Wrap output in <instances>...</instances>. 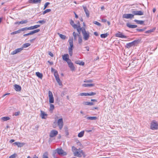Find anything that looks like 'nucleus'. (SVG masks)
<instances>
[{
    "mask_svg": "<svg viewBox=\"0 0 158 158\" xmlns=\"http://www.w3.org/2000/svg\"><path fill=\"white\" fill-rule=\"evenodd\" d=\"M57 34L63 40H65L66 38V36L65 35L61 34L59 33H58Z\"/></svg>",
    "mask_w": 158,
    "mask_h": 158,
    "instance_id": "bb28decb",
    "label": "nucleus"
},
{
    "mask_svg": "<svg viewBox=\"0 0 158 158\" xmlns=\"http://www.w3.org/2000/svg\"><path fill=\"white\" fill-rule=\"evenodd\" d=\"M58 134V131L55 130H52L51 131L50 134V136L51 137H53L56 136Z\"/></svg>",
    "mask_w": 158,
    "mask_h": 158,
    "instance_id": "1a4fd4ad",
    "label": "nucleus"
},
{
    "mask_svg": "<svg viewBox=\"0 0 158 158\" xmlns=\"http://www.w3.org/2000/svg\"><path fill=\"white\" fill-rule=\"evenodd\" d=\"M127 26L130 28H136L137 26L136 25H131L130 23H127L126 24Z\"/></svg>",
    "mask_w": 158,
    "mask_h": 158,
    "instance_id": "f3484780",
    "label": "nucleus"
},
{
    "mask_svg": "<svg viewBox=\"0 0 158 158\" xmlns=\"http://www.w3.org/2000/svg\"><path fill=\"white\" fill-rule=\"evenodd\" d=\"M48 54L51 57L53 56V54L51 52H48Z\"/></svg>",
    "mask_w": 158,
    "mask_h": 158,
    "instance_id": "bf43d9fd",
    "label": "nucleus"
},
{
    "mask_svg": "<svg viewBox=\"0 0 158 158\" xmlns=\"http://www.w3.org/2000/svg\"><path fill=\"white\" fill-rule=\"evenodd\" d=\"M84 131H81L78 134V136L79 137H82L84 134Z\"/></svg>",
    "mask_w": 158,
    "mask_h": 158,
    "instance_id": "2f4dec72",
    "label": "nucleus"
},
{
    "mask_svg": "<svg viewBox=\"0 0 158 158\" xmlns=\"http://www.w3.org/2000/svg\"><path fill=\"white\" fill-rule=\"evenodd\" d=\"M75 63L76 64H79L81 65H84L85 64V63L84 62L80 60L76 61Z\"/></svg>",
    "mask_w": 158,
    "mask_h": 158,
    "instance_id": "4be33fe9",
    "label": "nucleus"
},
{
    "mask_svg": "<svg viewBox=\"0 0 158 158\" xmlns=\"http://www.w3.org/2000/svg\"><path fill=\"white\" fill-rule=\"evenodd\" d=\"M43 158H48V153L47 152H45L44 154Z\"/></svg>",
    "mask_w": 158,
    "mask_h": 158,
    "instance_id": "de8ad7c7",
    "label": "nucleus"
},
{
    "mask_svg": "<svg viewBox=\"0 0 158 158\" xmlns=\"http://www.w3.org/2000/svg\"><path fill=\"white\" fill-rule=\"evenodd\" d=\"M1 119L3 121H6L10 119L9 117H4L1 118Z\"/></svg>",
    "mask_w": 158,
    "mask_h": 158,
    "instance_id": "c9c22d12",
    "label": "nucleus"
},
{
    "mask_svg": "<svg viewBox=\"0 0 158 158\" xmlns=\"http://www.w3.org/2000/svg\"><path fill=\"white\" fill-rule=\"evenodd\" d=\"M42 0H29V2L31 3L40 4Z\"/></svg>",
    "mask_w": 158,
    "mask_h": 158,
    "instance_id": "f8f14e48",
    "label": "nucleus"
},
{
    "mask_svg": "<svg viewBox=\"0 0 158 158\" xmlns=\"http://www.w3.org/2000/svg\"><path fill=\"white\" fill-rule=\"evenodd\" d=\"M17 34L16 31L10 33L11 35H14Z\"/></svg>",
    "mask_w": 158,
    "mask_h": 158,
    "instance_id": "052dcab7",
    "label": "nucleus"
},
{
    "mask_svg": "<svg viewBox=\"0 0 158 158\" xmlns=\"http://www.w3.org/2000/svg\"><path fill=\"white\" fill-rule=\"evenodd\" d=\"M69 55L70 56H72L73 55V48H69Z\"/></svg>",
    "mask_w": 158,
    "mask_h": 158,
    "instance_id": "58836bf2",
    "label": "nucleus"
},
{
    "mask_svg": "<svg viewBox=\"0 0 158 158\" xmlns=\"http://www.w3.org/2000/svg\"><path fill=\"white\" fill-rule=\"evenodd\" d=\"M137 30L139 32H142L144 31V30L143 29H137Z\"/></svg>",
    "mask_w": 158,
    "mask_h": 158,
    "instance_id": "e2e57ef3",
    "label": "nucleus"
},
{
    "mask_svg": "<svg viewBox=\"0 0 158 158\" xmlns=\"http://www.w3.org/2000/svg\"><path fill=\"white\" fill-rule=\"evenodd\" d=\"M31 45V44L28 43H25L24 44L22 48H26L29 46Z\"/></svg>",
    "mask_w": 158,
    "mask_h": 158,
    "instance_id": "473e14b6",
    "label": "nucleus"
},
{
    "mask_svg": "<svg viewBox=\"0 0 158 158\" xmlns=\"http://www.w3.org/2000/svg\"><path fill=\"white\" fill-rule=\"evenodd\" d=\"M94 85L92 84H84L82 85L84 87H91Z\"/></svg>",
    "mask_w": 158,
    "mask_h": 158,
    "instance_id": "c756f323",
    "label": "nucleus"
},
{
    "mask_svg": "<svg viewBox=\"0 0 158 158\" xmlns=\"http://www.w3.org/2000/svg\"><path fill=\"white\" fill-rule=\"evenodd\" d=\"M16 154H14L9 156V158H15L16 157Z\"/></svg>",
    "mask_w": 158,
    "mask_h": 158,
    "instance_id": "5fc2aeb1",
    "label": "nucleus"
},
{
    "mask_svg": "<svg viewBox=\"0 0 158 158\" xmlns=\"http://www.w3.org/2000/svg\"><path fill=\"white\" fill-rule=\"evenodd\" d=\"M139 42V40H135L131 43L126 44V47L127 48H129L131 47L137 45Z\"/></svg>",
    "mask_w": 158,
    "mask_h": 158,
    "instance_id": "20e7f679",
    "label": "nucleus"
},
{
    "mask_svg": "<svg viewBox=\"0 0 158 158\" xmlns=\"http://www.w3.org/2000/svg\"><path fill=\"white\" fill-rule=\"evenodd\" d=\"M20 112H16L15 113L14 115L15 116H18Z\"/></svg>",
    "mask_w": 158,
    "mask_h": 158,
    "instance_id": "13d9d810",
    "label": "nucleus"
},
{
    "mask_svg": "<svg viewBox=\"0 0 158 158\" xmlns=\"http://www.w3.org/2000/svg\"><path fill=\"white\" fill-rule=\"evenodd\" d=\"M54 105L53 104H51L50 105V110H52L54 109Z\"/></svg>",
    "mask_w": 158,
    "mask_h": 158,
    "instance_id": "864d4df0",
    "label": "nucleus"
},
{
    "mask_svg": "<svg viewBox=\"0 0 158 158\" xmlns=\"http://www.w3.org/2000/svg\"><path fill=\"white\" fill-rule=\"evenodd\" d=\"M92 81H93L92 80H87V81H84L85 82H92Z\"/></svg>",
    "mask_w": 158,
    "mask_h": 158,
    "instance_id": "680f3d73",
    "label": "nucleus"
},
{
    "mask_svg": "<svg viewBox=\"0 0 158 158\" xmlns=\"http://www.w3.org/2000/svg\"><path fill=\"white\" fill-rule=\"evenodd\" d=\"M108 35L107 33L102 34L100 36L102 38H106L107 36Z\"/></svg>",
    "mask_w": 158,
    "mask_h": 158,
    "instance_id": "f704fd0d",
    "label": "nucleus"
},
{
    "mask_svg": "<svg viewBox=\"0 0 158 158\" xmlns=\"http://www.w3.org/2000/svg\"><path fill=\"white\" fill-rule=\"evenodd\" d=\"M51 10L50 9H46L43 12L42 14L44 15L48 12H50Z\"/></svg>",
    "mask_w": 158,
    "mask_h": 158,
    "instance_id": "e433bc0d",
    "label": "nucleus"
},
{
    "mask_svg": "<svg viewBox=\"0 0 158 158\" xmlns=\"http://www.w3.org/2000/svg\"><path fill=\"white\" fill-rule=\"evenodd\" d=\"M150 129L152 130L158 129V123L155 120H153L151 123Z\"/></svg>",
    "mask_w": 158,
    "mask_h": 158,
    "instance_id": "7ed1b4c3",
    "label": "nucleus"
},
{
    "mask_svg": "<svg viewBox=\"0 0 158 158\" xmlns=\"http://www.w3.org/2000/svg\"><path fill=\"white\" fill-rule=\"evenodd\" d=\"M54 76L55 77V78L59 77V75L58 74L57 72L56 71H55L54 72Z\"/></svg>",
    "mask_w": 158,
    "mask_h": 158,
    "instance_id": "a19ab883",
    "label": "nucleus"
},
{
    "mask_svg": "<svg viewBox=\"0 0 158 158\" xmlns=\"http://www.w3.org/2000/svg\"><path fill=\"white\" fill-rule=\"evenodd\" d=\"M93 23L95 24H96L98 26H101V24L99 23L98 22H97V21H94L93 22Z\"/></svg>",
    "mask_w": 158,
    "mask_h": 158,
    "instance_id": "c03bdc74",
    "label": "nucleus"
},
{
    "mask_svg": "<svg viewBox=\"0 0 158 158\" xmlns=\"http://www.w3.org/2000/svg\"><path fill=\"white\" fill-rule=\"evenodd\" d=\"M102 22H106L107 21V20L105 19H102Z\"/></svg>",
    "mask_w": 158,
    "mask_h": 158,
    "instance_id": "774afa93",
    "label": "nucleus"
},
{
    "mask_svg": "<svg viewBox=\"0 0 158 158\" xmlns=\"http://www.w3.org/2000/svg\"><path fill=\"white\" fill-rule=\"evenodd\" d=\"M155 30V29H150V30L147 31L145 32V33H150L152 32L153 31Z\"/></svg>",
    "mask_w": 158,
    "mask_h": 158,
    "instance_id": "49530a36",
    "label": "nucleus"
},
{
    "mask_svg": "<svg viewBox=\"0 0 158 158\" xmlns=\"http://www.w3.org/2000/svg\"><path fill=\"white\" fill-rule=\"evenodd\" d=\"M40 112V116L42 118L46 119V116H47L48 114L42 110H41Z\"/></svg>",
    "mask_w": 158,
    "mask_h": 158,
    "instance_id": "2eb2a0df",
    "label": "nucleus"
},
{
    "mask_svg": "<svg viewBox=\"0 0 158 158\" xmlns=\"http://www.w3.org/2000/svg\"><path fill=\"white\" fill-rule=\"evenodd\" d=\"M68 63V64H70L72 63V62H71V60L69 59L68 60H67V61H66Z\"/></svg>",
    "mask_w": 158,
    "mask_h": 158,
    "instance_id": "4d7b16f0",
    "label": "nucleus"
},
{
    "mask_svg": "<svg viewBox=\"0 0 158 158\" xmlns=\"http://www.w3.org/2000/svg\"><path fill=\"white\" fill-rule=\"evenodd\" d=\"M49 102L50 103H53L54 102V99L53 97L49 98Z\"/></svg>",
    "mask_w": 158,
    "mask_h": 158,
    "instance_id": "ea45409f",
    "label": "nucleus"
},
{
    "mask_svg": "<svg viewBox=\"0 0 158 158\" xmlns=\"http://www.w3.org/2000/svg\"><path fill=\"white\" fill-rule=\"evenodd\" d=\"M78 35L77 33H75V32H73V35L74 36V39L75 40H77V35Z\"/></svg>",
    "mask_w": 158,
    "mask_h": 158,
    "instance_id": "37998d69",
    "label": "nucleus"
},
{
    "mask_svg": "<svg viewBox=\"0 0 158 158\" xmlns=\"http://www.w3.org/2000/svg\"><path fill=\"white\" fill-rule=\"evenodd\" d=\"M131 12L134 16L135 15H143V12L141 11L132 10Z\"/></svg>",
    "mask_w": 158,
    "mask_h": 158,
    "instance_id": "423d86ee",
    "label": "nucleus"
},
{
    "mask_svg": "<svg viewBox=\"0 0 158 158\" xmlns=\"http://www.w3.org/2000/svg\"><path fill=\"white\" fill-rule=\"evenodd\" d=\"M115 36L116 37H118L121 38H126L127 37L126 36L123 35L122 33L120 32H118L117 33L115 34Z\"/></svg>",
    "mask_w": 158,
    "mask_h": 158,
    "instance_id": "9b49d317",
    "label": "nucleus"
},
{
    "mask_svg": "<svg viewBox=\"0 0 158 158\" xmlns=\"http://www.w3.org/2000/svg\"><path fill=\"white\" fill-rule=\"evenodd\" d=\"M80 95L81 96H87V93H81L80 94Z\"/></svg>",
    "mask_w": 158,
    "mask_h": 158,
    "instance_id": "603ef678",
    "label": "nucleus"
},
{
    "mask_svg": "<svg viewBox=\"0 0 158 158\" xmlns=\"http://www.w3.org/2000/svg\"><path fill=\"white\" fill-rule=\"evenodd\" d=\"M23 50V48H17L16 49H15V50L12 52L11 53V55H15V54H16L20 52L21 51H22Z\"/></svg>",
    "mask_w": 158,
    "mask_h": 158,
    "instance_id": "9d476101",
    "label": "nucleus"
},
{
    "mask_svg": "<svg viewBox=\"0 0 158 158\" xmlns=\"http://www.w3.org/2000/svg\"><path fill=\"white\" fill-rule=\"evenodd\" d=\"M28 21L27 20H26L23 21H20V23H21V24H25L26 23H27Z\"/></svg>",
    "mask_w": 158,
    "mask_h": 158,
    "instance_id": "3c124183",
    "label": "nucleus"
},
{
    "mask_svg": "<svg viewBox=\"0 0 158 158\" xmlns=\"http://www.w3.org/2000/svg\"><path fill=\"white\" fill-rule=\"evenodd\" d=\"M70 23L74 28L76 29V28L77 27V25L74 23V22L72 20H71Z\"/></svg>",
    "mask_w": 158,
    "mask_h": 158,
    "instance_id": "5701e85b",
    "label": "nucleus"
},
{
    "mask_svg": "<svg viewBox=\"0 0 158 158\" xmlns=\"http://www.w3.org/2000/svg\"><path fill=\"white\" fill-rule=\"evenodd\" d=\"M72 150L74 155L75 156L81 157L83 156L84 157H85L86 156L84 152L82 150L77 149L74 146L72 147Z\"/></svg>",
    "mask_w": 158,
    "mask_h": 158,
    "instance_id": "f257e3e1",
    "label": "nucleus"
},
{
    "mask_svg": "<svg viewBox=\"0 0 158 158\" xmlns=\"http://www.w3.org/2000/svg\"><path fill=\"white\" fill-rule=\"evenodd\" d=\"M20 22V21H19V22H15V25L19 24H21V23H19Z\"/></svg>",
    "mask_w": 158,
    "mask_h": 158,
    "instance_id": "69168bd1",
    "label": "nucleus"
},
{
    "mask_svg": "<svg viewBox=\"0 0 158 158\" xmlns=\"http://www.w3.org/2000/svg\"><path fill=\"white\" fill-rule=\"evenodd\" d=\"M36 75L39 78L42 79L43 77V74L42 73H40L39 72H37L35 73Z\"/></svg>",
    "mask_w": 158,
    "mask_h": 158,
    "instance_id": "b1692460",
    "label": "nucleus"
},
{
    "mask_svg": "<svg viewBox=\"0 0 158 158\" xmlns=\"http://www.w3.org/2000/svg\"><path fill=\"white\" fill-rule=\"evenodd\" d=\"M94 34L96 36H98V33L97 32H94Z\"/></svg>",
    "mask_w": 158,
    "mask_h": 158,
    "instance_id": "338daca9",
    "label": "nucleus"
},
{
    "mask_svg": "<svg viewBox=\"0 0 158 158\" xmlns=\"http://www.w3.org/2000/svg\"><path fill=\"white\" fill-rule=\"evenodd\" d=\"M46 23V21L45 20H39L36 22L37 23H41V24H44Z\"/></svg>",
    "mask_w": 158,
    "mask_h": 158,
    "instance_id": "4c0bfd02",
    "label": "nucleus"
},
{
    "mask_svg": "<svg viewBox=\"0 0 158 158\" xmlns=\"http://www.w3.org/2000/svg\"><path fill=\"white\" fill-rule=\"evenodd\" d=\"M14 144H16L18 147H21L23 146L24 145V143H21L19 142H16L14 143Z\"/></svg>",
    "mask_w": 158,
    "mask_h": 158,
    "instance_id": "393cba45",
    "label": "nucleus"
},
{
    "mask_svg": "<svg viewBox=\"0 0 158 158\" xmlns=\"http://www.w3.org/2000/svg\"><path fill=\"white\" fill-rule=\"evenodd\" d=\"M78 36H79V39L78 40V43L79 44H82V37L81 36H80V35H78Z\"/></svg>",
    "mask_w": 158,
    "mask_h": 158,
    "instance_id": "72a5a7b5",
    "label": "nucleus"
},
{
    "mask_svg": "<svg viewBox=\"0 0 158 158\" xmlns=\"http://www.w3.org/2000/svg\"><path fill=\"white\" fill-rule=\"evenodd\" d=\"M20 30L21 31H26L27 30H29V27H24V28H20Z\"/></svg>",
    "mask_w": 158,
    "mask_h": 158,
    "instance_id": "79ce46f5",
    "label": "nucleus"
},
{
    "mask_svg": "<svg viewBox=\"0 0 158 158\" xmlns=\"http://www.w3.org/2000/svg\"><path fill=\"white\" fill-rule=\"evenodd\" d=\"M57 123L59 129L60 130L62 129L64 125V123L62 118H61L57 120Z\"/></svg>",
    "mask_w": 158,
    "mask_h": 158,
    "instance_id": "39448f33",
    "label": "nucleus"
},
{
    "mask_svg": "<svg viewBox=\"0 0 158 158\" xmlns=\"http://www.w3.org/2000/svg\"><path fill=\"white\" fill-rule=\"evenodd\" d=\"M82 34L85 40H87L89 39L90 37V33L89 32L86 31L84 28H83L82 30Z\"/></svg>",
    "mask_w": 158,
    "mask_h": 158,
    "instance_id": "f03ea898",
    "label": "nucleus"
},
{
    "mask_svg": "<svg viewBox=\"0 0 158 158\" xmlns=\"http://www.w3.org/2000/svg\"><path fill=\"white\" fill-rule=\"evenodd\" d=\"M82 104L84 105L92 106L94 105V103L92 102H83Z\"/></svg>",
    "mask_w": 158,
    "mask_h": 158,
    "instance_id": "aec40b11",
    "label": "nucleus"
},
{
    "mask_svg": "<svg viewBox=\"0 0 158 158\" xmlns=\"http://www.w3.org/2000/svg\"><path fill=\"white\" fill-rule=\"evenodd\" d=\"M50 4V3L49 2H46L44 5V9H45L48 6V5H49Z\"/></svg>",
    "mask_w": 158,
    "mask_h": 158,
    "instance_id": "09e8293b",
    "label": "nucleus"
},
{
    "mask_svg": "<svg viewBox=\"0 0 158 158\" xmlns=\"http://www.w3.org/2000/svg\"><path fill=\"white\" fill-rule=\"evenodd\" d=\"M40 31V29H37L33 31L34 34Z\"/></svg>",
    "mask_w": 158,
    "mask_h": 158,
    "instance_id": "6e6d98bb",
    "label": "nucleus"
},
{
    "mask_svg": "<svg viewBox=\"0 0 158 158\" xmlns=\"http://www.w3.org/2000/svg\"><path fill=\"white\" fill-rule=\"evenodd\" d=\"M63 59L65 61H67V60L69 59V55L68 54H65L62 56Z\"/></svg>",
    "mask_w": 158,
    "mask_h": 158,
    "instance_id": "412c9836",
    "label": "nucleus"
},
{
    "mask_svg": "<svg viewBox=\"0 0 158 158\" xmlns=\"http://www.w3.org/2000/svg\"><path fill=\"white\" fill-rule=\"evenodd\" d=\"M56 151L58 154L60 155H66L67 153L64 152L61 148H57Z\"/></svg>",
    "mask_w": 158,
    "mask_h": 158,
    "instance_id": "0eeeda50",
    "label": "nucleus"
},
{
    "mask_svg": "<svg viewBox=\"0 0 158 158\" xmlns=\"http://www.w3.org/2000/svg\"><path fill=\"white\" fill-rule=\"evenodd\" d=\"M40 26V25H36L29 27V30H33L37 28Z\"/></svg>",
    "mask_w": 158,
    "mask_h": 158,
    "instance_id": "a211bd4d",
    "label": "nucleus"
},
{
    "mask_svg": "<svg viewBox=\"0 0 158 158\" xmlns=\"http://www.w3.org/2000/svg\"><path fill=\"white\" fill-rule=\"evenodd\" d=\"M69 42L70 47H69V48H73V39L72 37L70 38L69 40Z\"/></svg>",
    "mask_w": 158,
    "mask_h": 158,
    "instance_id": "ddd939ff",
    "label": "nucleus"
},
{
    "mask_svg": "<svg viewBox=\"0 0 158 158\" xmlns=\"http://www.w3.org/2000/svg\"><path fill=\"white\" fill-rule=\"evenodd\" d=\"M134 21L136 23L138 24H142L144 23V21L141 20H139L137 19H135Z\"/></svg>",
    "mask_w": 158,
    "mask_h": 158,
    "instance_id": "a878e982",
    "label": "nucleus"
},
{
    "mask_svg": "<svg viewBox=\"0 0 158 158\" xmlns=\"http://www.w3.org/2000/svg\"><path fill=\"white\" fill-rule=\"evenodd\" d=\"M68 65L71 70L73 71L74 70L75 67L73 63L69 64Z\"/></svg>",
    "mask_w": 158,
    "mask_h": 158,
    "instance_id": "cd10ccee",
    "label": "nucleus"
},
{
    "mask_svg": "<svg viewBox=\"0 0 158 158\" xmlns=\"http://www.w3.org/2000/svg\"><path fill=\"white\" fill-rule=\"evenodd\" d=\"M29 33V35H32L34 34L33 31H31Z\"/></svg>",
    "mask_w": 158,
    "mask_h": 158,
    "instance_id": "0e129e2a",
    "label": "nucleus"
},
{
    "mask_svg": "<svg viewBox=\"0 0 158 158\" xmlns=\"http://www.w3.org/2000/svg\"><path fill=\"white\" fill-rule=\"evenodd\" d=\"M56 79L57 82L59 84V85H62V83L61 81H60L59 77H57V78H56Z\"/></svg>",
    "mask_w": 158,
    "mask_h": 158,
    "instance_id": "7c9ffc66",
    "label": "nucleus"
},
{
    "mask_svg": "<svg viewBox=\"0 0 158 158\" xmlns=\"http://www.w3.org/2000/svg\"><path fill=\"white\" fill-rule=\"evenodd\" d=\"M96 94V93L94 92H90L89 93H87V96H93Z\"/></svg>",
    "mask_w": 158,
    "mask_h": 158,
    "instance_id": "a18cd8bd",
    "label": "nucleus"
},
{
    "mask_svg": "<svg viewBox=\"0 0 158 158\" xmlns=\"http://www.w3.org/2000/svg\"><path fill=\"white\" fill-rule=\"evenodd\" d=\"M76 28L77 29V31L79 33V35L80 34L81 31H82L83 29V28L81 27L79 22H78V25L77 26V27Z\"/></svg>",
    "mask_w": 158,
    "mask_h": 158,
    "instance_id": "4468645a",
    "label": "nucleus"
},
{
    "mask_svg": "<svg viewBox=\"0 0 158 158\" xmlns=\"http://www.w3.org/2000/svg\"><path fill=\"white\" fill-rule=\"evenodd\" d=\"M123 18L127 19H132L134 18V15L132 14H124L123 15Z\"/></svg>",
    "mask_w": 158,
    "mask_h": 158,
    "instance_id": "6e6552de",
    "label": "nucleus"
},
{
    "mask_svg": "<svg viewBox=\"0 0 158 158\" xmlns=\"http://www.w3.org/2000/svg\"><path fill=\"white\" fill-rule=\"evenodd\" d=\"M83 8L84 10L86 16L87 17L89 18V11L87 9L86 7V6H83Z\"/></svg>",
    "mask_w": 158,
    "mask_h": 158,
    "instance_id": "dca6fc26",
    "label": "nucleus"
},
{
    "mask_svg": "<svg viewBox=\"0 0 158 158\" xmlns=\"http://www.w3.org/2000/svg\"><path fill=\"white\" fill-rule=\"evenodd\" d=\"M15 89L17 91H20L21 90V87L18 85L15 84L14 85Z\"/></svg>",
    "mask_w": 158,
    "mask_h": 158,
    "instance_id": "6ab92c4d",
    "label": "nucleus"
},
{
    "mask_svg": "<svg viewBox=\"0 0 158 158\" xmlns=\"http://www.w3.org/2000/svg\"><path fill=\"white\" fill-rule=\"evenodd\" d=\"M48 96L49 98L53 97L52 92L50 91H49L48 92Z\"/></svg>",
    "mask_w": 158,
    "mask_h": 158,
    "instance_id": "8fccbe9b",
    "label": "nucleus"
},
{
    "mask_svg": "<svg viewBox=\"0 0 158 158\" xmlns=\"http://www.w3.org/2000/svg\"><path fill=\"white\" fill-rule=\"evenodd\" d=\"M86 118L87 119H88V120H96L97 118L96 117H87Z\"/></svg>",
    "mask_w": 158,
    "mask_h": 158,
    "instance_id": "c85d7f7f",
    "label": "nucleus"
}]
</instances>
